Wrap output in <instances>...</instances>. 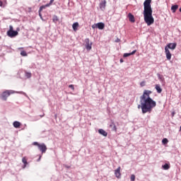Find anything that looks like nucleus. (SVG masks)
<instances>
[{
  "instance_id": "nucleus-1",
  "label": "nucleus",
  "mask_w": 181,
  "mask_h": 181,
  "mask_svg": "<svg viewBox=\"0 0 181 181\" xmlns=\"http://www.w3.org/2000/svg\"><path fill=\"white\" fill-rule=\"evenodd\" d=\"M152 92L149 90H144L143 95L140 97V104L138 108H141L143 114L152 112V110L156 107V102L151 98Z\"/></svg>"
},
{
  "instance_id": "nucleus-2",
  "label": "nucleus",
  "mask_w": 181,
  "mask_h": 181,
  "mask_svg": "<svg viewBox=\"0 0 181 181\" xmlns=\"http://www.w3.org/2000/svg\"><path fill=\"white\" fill-rule=\"evenodd\" d=\"M152 0H145L144 2V21L147 23L148 26H151L153 25V22H155V19H153V16H152V6L151 5Z\"/></svg>"
},
{
  "instance_id": "nucleus-3",
  "label": "nucleus",
  "mask_w": 181,
  "mask_h": 181,
  "mask_svg": "<svg viewBox=\"0 0 181 181\" xmlns=\"http://www.w3.org/2000/svg\"><path fill=\"white\" fill-rule=\"evenodd\" d=\"M11 94H15V91L8 90H5L1 95V100H3L4 101H6V100H8V97H9Z\"/></svg>"
},
{
  "instance_id": "nucleus-4",
  "label": "nucleus",
  "mask_w": 181,
  "mask_h": 181,
  "mask_svg": "<svg viewBox=\"0 0 181 181\" xmlns=\"http://www.w3.org/2000/svg\"><path fill=\"white\" fill-rule=\"evenodd\" d=\"M105 28V24L104 23H98L95 24H93L92 25V29H100V30H103Z\"/></svg>"
},
{
  "instance_id": "nucleus-5",
  "label": "nucleus",
  "mask_w": 181,
  "mask_h": 181,
  "mask_svg": "<svg viewBox=\"0 0 181 181\" xmlns=\"http://www.w3.org/2000/svg\"><path fill=\"white\" fill-rule=\"evenodd\" d=\"M93 46V42H90V39L86 38L85 39V47L86 50L89 52V50H91Z\"/></svg>"
},
{
  "instance_id": "nucleus-6",
  "label": "nucleus",
  "mask_w": 181,
  "mask_h": 181,
  "mask_svg": "<svg viewBox=\"0 0 181 181\" xmlns=\"http://www.w3.org/2000/svg\"><path fill=\"white\" fill-rule=\"evenodd\" d=\"M33 145L37 146L38 149H40V151H41L42 153L46 151V146H45V144H39L37 142H34Z\"/></svg>"
},
{
  "instance_id": "nucleus-7",
  "label": "nucleus",
  "mask_w": 181,
  "mask_h": 181,
  "mask_svg": "<svg viewBox=\"0 0 181 181\" xmlns=\"http://www.w3.org/2000/svg\"><path fill=\"white\" fill-rule=\"evenodd\" d=\"M18 31H7V36H8V37H15L18 36Z\"/></svg>"
},
{
  "instance_id": "nucleus-8",
  "label": "nucleus",
  "mask_w": 181,
  "mask_h": 181,
  "mask_svg": "<svg viewBox=\"0 0 181 181\" xmlns=\"http://www.w3.org/2000/svg\"><path fill=\"white\" fill-rule=\"evenodd\" d=\"M165 52L167 59L170 60V59H172V54L170 53V51H169V49L168 48V47H165Z\"/></svg>"
},
{
  "instance_id": "nucleus-9",
  "label": "nucleus",
  "mask_w": 181,
  "mask_h": 181,
  "mask_svg": "<svg viewBox=\"0 0 181 181\" xmlns=\"http://www.w3.org/2000/svg\"><path fill=\"white\" fill-rule=\"evenodd\" d=\"M176 46H177V44L176 42L174 43H168L165 47L168 49H170L171 50H175L176 49Z\"/></svg>"
},
{
  "instance_id": "nucleus-10",
  "label": "nucleus",
  "mask_w": 181,
  "mask_h": 181,
  "mask_svg": "<svg viewBox=\"0 0 181 181\" xmlns=\"http://www.w3.org/2000/svg\"><path fill=\"white\" fill-rule=\"evenodd\" d=\"M115 176H116V177H117V179H120V177H121V167H118L115 170Z\"/></svg>"
},
{
  "instance_id": "nucleus-11",
  "label": "nucleus",
  "mask_w": 181,
  "mask_h": 181,
  "mask_svg": "<svg viewBox=\"0 0 181 181\" xmlns=\"http://www.w3.org/2000/svg\"><path fill=\"white\" fill-rule=\"evenodd\" d=\"M128 18H129V22H132V23L135 22V17L134 16V15H132V13H129L128 14Z\"/></svg>"
},
{
  "instance_id": "nucleus-12",
  "label": "nucleus",
  "mask_w": 181,
  "mask_h": 181,
  "mask_svg": "<svg viewBox=\"0 0 181 181\" xmlns=\"http://www.w3.org/2000/svg\"><path fill=\"white\" fill-rule=\"evenodd\" d=\"M110 127L112 128V131H115V132H117V126H115V123H114L113 121L111 122Z\"/></svg>"
},
{
  "instance_id": "nucleus-13",
  "label": "nucleus",
  "mask_w": 181,
  "mask_h": 181,
  "mask_svg": "<svg viewBox=\"0 0 181 181\" xmlns=\"http://www.w3.org/2000/svg\"><path fill=\"white\" fill-rule=\"evenodd\" d=\"M98 132L99 134H100V135H103V136H107L108 135V133H107V132H105L103 129H99Z\"/></svg>"
},
{
  "instance_id": "nucleus-14",
  "label": "nucleus",
  "mask_w": 181,
  "mask_h": 181,
  "mask_svg": "<svg viewBox=\"0 0 181 181\" xmlns=\"http://www.w3.org/2000/svg\"><path fill=\"white\" fill-rule=\"evenodd\" d=\"M106 5H107V1L105 0H103L100 4V9H105Z\"/></svg>"
},
{
  "instance_id": "nucleus-15",
  "label": "nucleus",
  "mask_w": 181,
  "mask_h": 181,
  "mask_svg": "<svg viewBox=\"0 0 181 181\" xmlns=\"http://www.w3.org/2000/svg\"><path fill=\"white\" fill-rule=\"evenodd\" d=\"M135 53H136V50H134L131 53H125L124 54V57H128L129 56H132V54H135Z\"/></svg>"
},
{
  "instance_id": "nucleus-16",
  "label": "nucleus",
  "mask_w": 181,
  "mask_h": 181,
  "mask_svg": "<svg viewBox=\"0 0 181 181\" xmlns=\"http://www.w3.org/2000/svg\"><path fill=\"white\" fill-rule=\"evenodd\" d=\"M14 128H20L21 127V122L16 121L13 123Z\"/></svg>"
},
{
  "instance_id": "nucleus-17",
  "label": "nucleus",
  "mask_w": 181,
  "mask_h": 181,
  "mask_svg": "<svg viewBox=\"0 0 181 181\" xmlns=\"http://www.w3.org/2000/svg\"><path fill=\"white\" fill-rule=\"evenodd\" d=\"M156 90H157V93H158V94H160V93H162V88H160V85H156Z\"/></svg>"
},
{
  "instance_id": "nucleus-18",
  "label": "nucleus",
  "mask_w": 181,
  "mask_h": 181,
  "mask_svg": "<svg viewBox=\"0 0 181 181\" xmlns=\"http://www.w3.org/2000/svg\"><path fill=\"white\" fill-rule=\"evenodd\" d=\"M59 19L57 16H53V17H52V22L54 23H57V22H59Z\"/></svg>"
},
{
  "instance_id": "nucleus-19",
  "label": "nucleus",
  "mask_w": 181,
  "mask_h": 181,
  "mask_svg": "<svg viewBox=\"0 0 181 181\" xmlns=\"http://www.w3.org/2000/svg\"><path fill=\"white\" fill-rule=\"evenodd\" d=\"M178 8H179L178 5H173L171 7V10L173 11V13H175L176 12V11H177Z\"/></svg>"
},
{
  "instance_id": "nucleus-20",
  "label": "nucleus",
  "mask_w": 181,
  "mask_h": 181,
  "mask_svg": "<svg viewBox=\"0 0 181 181\" xmlns=\"http://www.w3.org/2000/svg\"><path fill=\"white\" fill-rule=\"evenodd\" d=\"M72 28L74 29V30L76 32L77 30V28H78V23H74L73 25H72Z\"/></svg>"
},
{
  "instance_id": "nucleus-21",
  "label": "nucleus",
  "mask_w": 181,
  "mask_h": 181,
  "mask_svg": "<svg viewBox=\"0 0 181 181\" xmlns=\"http://www.w3.org/2000/svg\"><path fill=\"white\" fill-rule=\"evenodd\" d=\"M22 162L24 163V168H26V165H28V159H26V157L22 158Z\"/></svg>"
},
{
  "instance_id": "nucleus-22",
  "label": "nucleus",
  "mask_w": 181,
  "mask_h": 181,
  "mask_svg": "<svg viewBox=\"0 0 181 181\" xmlns=\"http://www.w3.org/2000/svg\"><path fill=\"white\" fill-rule=\"evenodd\" d=\"M163 168L164 170H168V169L170 168V165L168 163H165V165H163Z\"/></svg>"
},
{
  "instance_id": "nucleus-23",
  "label": "nucleus",
  "mask_w": 181,
  "mask_h": 181,
  "mask_svg": "<svg viewBox=\"0 0 181 181\" xmlns=\"http://www.w3.org/2000/svg\"><path fill=\"white\" fill-rule=\"evenodd\" d=\"M45 6H42L40 8V11H39V16H40V17L42 19H43V18H42V9H45Z\"/></svg>"
},
{
  "instance_id": "nucleus-24",
  "label": "nucleus",
  "mask_w": 181,
  "mask_h": 181,
  "mask_svg": "<svg viewBox=\"0 0 181 181\" xmlns=\"http://www.w3.org/2000/svg\"><path fill=\"white\" fill-rule=\"evenodd\" d=\"M25 77H27V78H30V77H32V74L30 72L25 71Z\"/></svg>"
},
{
  "instance_id": "nucleus-25",
  "label": "nucleus",
  "mask_w": 181,
  "mask_h": 181,
  "mask_svg": "<svg viewBox=\"0 0 181 181\" xmlns=\"http://www.w3.org/2000/svg\"><path fill=\"white\" fill-rule=\"evenodd\" d=\"M162 142H163V145H166V144H168L169 142V141L168 140V139H163L162 140Z\"/></svg>"
},
{
  "instance_id": "nucleus-26",
  "label": "nucleus",
  "mask_w": 181,
  "mask_h": 181,
  "mask_svg": "<svg viewBox=\"0 0 181 181\" xmlns=\"http://www.w3.org/2000/svg\"><path fill=\"white\" fill-rule=\"evenodd\" d=\"M21 54L23 57H26V56H28V53H26L25 51H21Z\"/></svg>"
},
{
  "instance_id": "nucleus-27",
  "label": "nucleus",
  "mask_w": 181,
  "mask_h": 181,
  "mask_svg": "<svg viewBox=\"0 0 181 181\" xmlns=\"http://www.w3.org/2000/svg\"><path fill=\"white\" fill-rule=\"evenodd\" d=\"M130 179L132 181H135V175H132Z\"/></svg>"
},
{
  "instance_id": "nucleus-28",
  "label": "nucleus",
  "mask_w": 181,
  "mask_h": 181,
  "mask_svg": "<svg viewBox=\"0 0 181 181\" xmlns=\"http://www.w3.org/2000/svg\"><path fill=\"white\" fill-rule=\"evenodd\" d=\"M13 31V27L12 25L9 26V30H8V32H12Z\"/></svg>"
},
{
  "instance_id": "nucleus-29",
  "label": "nucleus",
  "mask_w": 181,
  "mask_h": 181,
  "mask_svg": "<svg viewBox=\"0 0 181 181\" xmlns=\"http://www.w3.org/2000/svg\"><path fill=\"white\" fill-rule=\"evenodd\" d=\"M69 88H71V90L74 91V85H69Z\"/></svg>"
},
{
  "instance_id": "nucleus-30",
  "label": "nucleus",
  "mask_w": 181,
  "mask_h": 181,
  "mask_svg": "<svg viewBox=\"0 0 181 181\" xmlns=\"http://www.w3.org/2000/svg\"><path fill=\"white\" fill-rule=\"evenodd\" d=\"M54 2V0H50V2L49 4H46V6H49V5H52Z\"/></svg>"
},
{
  "instance_id": "nucleus-31",
  "label": "nucleus",
  "mask_w": 181,
  "mask_h": 181,
  "mask_svg": "<svg viewBox=\"0 0 181 181\" xmlns=\"http://www.w3.org/2000/svg\"><path fill=\"white\" fill-rule=\"evenodd\" d=\"M141 87H145V81H142L140 83Z\"/></svg>"
},
{
  "instance_id": "nucleus-32",
  "label": "nucleus",
  "mask_w": 181,
  "mask_h": 181,
  "mask_svg": "<svg viewBox=\"0 0 181 181\" xmlns=\"http://www.w3.org/2000/svg\"><path fill=\"white\" fill-rule=\"evenodd\" d=\"M4 3L0 0V6H3Z\"/></svg>"
},
{
  "instance_id": "nucleus-33",
  "label": "nucleus",
  "mask_w": 181,
  "mask_h": 181,
  "mask_svg": "<svg viewBox=\"0 0 181 181\" xmlns=\"http://www.w3.org/2000/svg\"><path fill=\"white\" fill-rule=\"evenodd\" d=\"M22 49H23V47L18 48V50H22Z\"/></svg>"
},
{
  "instance_id": "nucleus-34",
  "label": "nucleus",
  "mask_w": 181,
  "mask_h": 181,
  "mask_svg": "<svg viewBox=\"0 0 181 181\" xmlns=\"http://www.w3.org/2000/svg\"><path fill=\"white\" fill-rule=\"evenodd\" d=\"M124 60L122 59H120V63H123Z\"/></svg>"
},
{
  "instance_id": "nucleus-35",
  "label": "nucleus",
  "mask_w": 181,
  "mask_h": 181,
  "mask_svg": "<svg viewBox=\"0 0 181 181\" xmlns=\"http://www.w3.org/2000/svg\"><path fill=\"white\" fill-rule=\"evenodd\" d=\"M1 39H2V37H1V36H0V40H1Z\"/></svg>"
},
{
  "instance_id": "nucleus-36",
  "label": "nucleus",
  "mask_w": 181,
  "mask_h": 181,
  "mask_svg": "<svg viewBox=\"0 0 181 181\" xmlns=\"http://www.w3.org/2000/svg\"><path fill=\"white\" fill-rule=\"evenodd\" d=\"M180 12H181V8H180Z\"/></svg>"
}]
</instances>
